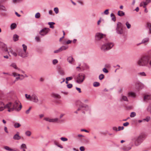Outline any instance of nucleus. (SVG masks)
I'll return each mask as SVG.
<instances>
[{
    "mask_svg": "<svg viewBox=\"0 0 151 151\" xmlns=\"http://www.w3.org/2000/svg\"><path fill=\"white\" fill-rule=\"evenodd\" d=\"M150 60L149 56H143L139 58L137 61V65L140 66H147L149 64L151 66V60Z\"/></svg>",
    "mask_w": 151,
    "mask_h": 151,
    "instance_id": "f257e3e1",
    "label": "nucleus"
},
{
    "mask_svg": "<svg viewBox=\"0 0 151 151\" xmlns=\"http://www.w3.org/2000/svg\"><path fill=\"white\" fill-rule=\"evenodd\" d=\"M145 139V135L144 134H142L138 136L132 137L131 140L134 142V145L136 147H137L141 145Z\"/></svg>",
    "mask_w": 151,
    "mask_h": 151,
    "instance_id": "f03ea898",
    "label": "nucleus"
},
{
    "mask_svg": "<svg viewBox=\"0 0 151 151\" xmlns=\"http://www.w3.org/2000/svg\"><path fill=\"white\" fill-rule=\"evenodd\" d=\"M114 45L112 43H106L102 45L101 47L102 50L105 51L110 49Z\"/></svg>",
    "mask_w": 151,
    "mask_h": 151,
    "instance_id": "7ed1b4c3",
    "label": "nucleus"
},
{
    "mask_svg": "<svg viewBox=\"0 0 151 151\" xmlns=\"http://www.w3.org/2000/svg\"><path fill=\"white\" fill-rule=\"evenodd\" d=\"M116 30V33L118 34L121 35L123 34V26L120 22H119L117 23Z\"/></svg>",
    "mask_w": 151,
    "mask_h": 151,
    "instance_id": "20e7f679",
    "label": "nucleus"
},
{
    "mask_svg": "<svg viewBox=\"0 0 151 151\" xmlns=\"http://www.w3.org/2000/svg\"><path fill=\"white\" fill-rule=\"evenodd\" d=\"M85 78V75L83 74H79L77 77V80L76 81V82L79 84L81 83L83 81Z\"/></svg>",
    "mask_w": 151,
    "mask_h": 151,
    "instance_id": "39448f33",
    "label": "nucleus"
},
{
    "mask_svg": "<svg viewBox=\"0 0 151 151\" xmlns=\"http://www.w3.org/2000/svg\"><path fill=\"white\" fill-rule=\"evenodd\" d=\"M18 55L23 58H24L28 56V53L27 52L23 51L22 49H19L17 50Z\"/></svg>",
    "mask_w": 151,
    "mask_h": 151,
    "instance_id": "423d86ee",
    "label": "nucleus"
},
{
    "mask_svg": "<svg viewBox=\"0 0 151 151\" xmlns=\"http://www.w3.org/2000/svg\"><path fill=\"white\" fill-rule=\"evenodd\" d=\"M49 30V28H45L41 30L39 32V34L42 36H44L47 34Z\"/></svg>",
    "mask_w": 151,
    "mask_h": 151,
    "instance_id": "0eeeda50",
    "label": "nucleus"
},
{
    "mask_svg": "<svg viewBox=\"0 0 151 151\" xmlns=\"http://www.w3.org/2000/svg\"><path fill=\"white\" fill-rule=\"evenodd\" d=\"M30 101L36 103L38 102L39 100L37 96L35 94H33L31 95V99H30Z\"/></svg>",
    "mask_w": 151,
    "mask_h": 151,
    "instance_id": "6e6552de",
    "label": "nucleus"
},
{
    "mask_svg": "<svg viewBox=\"0 0 151 151\" xmlns=\"http://www.w3.org/2000/svg\"><path fill=\"white\" fill-rule=\"evenodd\" d=\"M104 35L102 33L99 32L97 33L95 35V39L96 40H99L104 37Z\"/></svg>",
    "mask_w": 151,
    "mask_h": 151,
    "instance_id": "1a4fd4ad",
    "label": "nucleus"
},
{
    "mask_svg": "<svg viewBox=\"0 0 151 151\" xmlns=\"http://www.w3.org/2000/svg\"><path fill=\"white\" fill-rule=\"evenodd\" d=\"M57 70L58 73L60 74L62 76H64L65 75L64 71L61 67L60 66H58L57 68Z\"/></svg>",
    "mask_w": 151,
    "mask_h": 151,
    "instance_id": "9d476101",
    "label": "nucleus"
},
{
    "mask_svg": "<svg viewBox=\"0 0 151 151\" xmlns=\"http://www.w3.org/2000/svg\"><path fill=\"white\" fill-rule=\"evenodd\" d=\"M0 47L2 48L4 51H8L7 47L4 43L0 42Z\"/></svg>",
    "mask_w": 151,
    "mask_h": 151,
    "instance_id": "9b49d317",
    "label": "nucleus"
},
{
    "mask_svg": "<svg viewBox=\"0 0 151 151\" xmlns=\"http://www.w3.org/2000/svg\"><path fill=\"white\" fill-rule=\"evenodd\" d=\"M19 132H17V133L14 135L13 137V139L15 140H19L20 139L21 137L19 135Z\"/></svg>",
    "mask_w": 151,
    "mask_h": 151,
    "instance_id": "f8f14e48",
    "label": "nucleus"
},
{
    "mask_svg": "<svg viewBox=\"0 0 151 151\" xmlns=\"http://www.w3.org/2000/svg\"><path fill=\"white\" fill-rule=\"evenodd\" d=\"M144 101L145 102L147 101V100H151V95H145L144 97ZM150 104L151 105V103Z\"/></svg>",
    "mask_w": 151,
    "mask_h": 151,
    "instance_id": "ddd939ff",
    "label": "nucleus"
},
{
    "mask_svg": "<svg viewBox=\"0 0 151 151\" xmlns=\"http://www.w3.org/2000/svg\"><path fill=\"white\" fill-rule=\"evenodd\" d=\"M133 145H132L131 146H124L122 148V149L123 150V151H128L130 150H131L132 148V147L133 146Z\"/></svg>",
    "mask_w": 151,
    "mask_h": 151,
    "instance_id": "4468645a",
    "label": "nucleus"
},
{
    "mask_svg": "<svg viewBox=\"0 0 151 151\" xmlns=\"http://www.w3.org/2000/svg\"><path fill=\"white\" fill-rule=\"evenodd\" d=\"M19 104V102L17 101H15L14 103L12 105V107L13 109L17 111V107L18 106V105Z\"/></svg>",
    "mask_w": 151,
    "mask_h": 151,
    "instance_id": "2eb2a0df",
    "label": "nucleus"
},
{
    "mask_svg": "<svg viewBox=\"0 0 151 151\" xmlns=\"http://www.w3.org/2000/svg\"><path fill=\"white\" fill-rule=\"evenodd\" d=\"M151 2V0H146L145 1L143 2V4H144L143 7L144 8H145L146 7V5Z\"/></svg>",
    "mask_w": 151,
    "mask_h": 151,
    "instance_id": "dca6fc26",
    "label": "nucleus"
},
{
    "mask_svg": "<svg viewBox=\"0 0 151 151\" xmlns=\"http://www.w3.org/2000/svg\"><path fill=\"white\" fill-rule=\"evenodd\" d=\"M146 27L149 29V33L151 34V23L149 22H147V23Z\"/></svg>",
    "mask_w": 151,
    "mask_h": 151,
    "instance_id": "f3484780",
    "label": "nucleus"
},
{
    "mask_svg": "<svg viewBox=\"0 0 151 151\" xmlns=\"http://www.w3.org/2000/svg\"><path fill=\"white\" fill-rule=\"evenodd\" d=\"M4 104L3 102L0 101V111H2L4 109Z\"/></svg>",
    "mask_w": 151,
    "mask_h": 151,
    "instance_id": "a211bd4d",
    "label": "nucleus"
},
{
    "mask_svg": "<svg viewBox=\"0 0 151 151\" xmlns=\"http://www.w3.org/2000/svg\"><path fill=\"white\" fill-rule=\"evenodd\" d=\"M12 106V103L10 102L8 104H6V105H4V109L5 108H10Z\"/></svg>",
    "mask_w": 151,
    "mask_h": 151,
    "instance_id": "6ab92c4d",
    "label": "nucleus"
},
{
    "mask_svg": "<svg viewBox=\"0 0 151 151\" xmlns=\"http://www.w3.org/2000/svg\"><path fill=\"white\" fill-rule=\"evenodd\" d=\"M10 66L12 67L13 68H14L15 69H17L18 70H20L19 68H18L16 64L15 63H13L11 64L10 65Z\"/></svg>",
    "mask_w": 151,
    "mask_h": 151,
    "instance_id": "aec40b11",
    "label": "nucleus"
},
{
    "mask_svg": "<svg viewBox=\"0 0 151 151\" xmlns=\"http://www.w3.org/2000/svg\"><path fill=\"white\" fill-rule=\"evenodd\" d=\"M117 14L120 17H122L125 15V13L122 11H119L118 12Z\"/></svg>",
    "mask_w": 151,
    "mask_h": 151,
    "instance_id": "412c9836",
    "label": "nucleus"
},
{
    "mask_svg": "<svg viewBox=\"0 0 151 151\" xmlns=\"http://www.w3.org/2000/svg\"><path fill=\"white\" fill-rule=\"evenodd\" d=\"M67 60L70 63H71L74 60L72 56H70L68 58Z\"/></svg>",
    "mask_w": 151,
    "mask_h": 151,
    "instance_id": "4be33fe9",
    "label": "nucleus"
},
{
    "mask_svg": "<svg viewBox=\"0 0 151 151\" xmlns=\"http://www.w3.org/2000/svg\"><path fill=\"white\" fill-rule=\"evenodd\" d=\"M20 148L21 150L22 149H27V148L26 144L23 143L21 145Z\"/></svg>",
    "mask_w": 151,
    "mask_h": 151,
    "instance_id": "5701e85b",
    "label": "nucleus"
},
{
    "mask_svg": "<svg viewBox=\"0 0 151 151\" xmlns=\"http://www.w3.org/2000/svg\"><path fill=\"white\" fill-rule=\"evenodd\" d=\"M19 36L17 35H14L13 37V39L14 41H16L18 40Z\"/></svg>",
    "mask_w": 151,
    "mask_h": 151,
    "instance_id": "b1692460",
    "label": "nucleus"
},
{
    "mask_svg": "<svg viewBox=\"0 0 151 151\" xmlns=\"http://www.w3.org/2000/svg\"><path fill=\"white\" fill-rule=\"evenodd\" d=\"M149 39L148 37L145 38L142 40V43H145L148 42L149 41Z\"/></svg>",
    "mask_w": 151,
    "mask_h": 151,
    "instance_id": "393cba45",
    "label": "nucleus"
},
{
    "mask_svg": "<svg viewBox=\"0 0 151 151\" xmlns=\"http://www.w3.org/2000/svg\"><path fill=\"white\" fill-rule=\"evenodd\" d=\"M0 10L6 11V9L4 6L0 5Z\"/></svg>",
    "mask_w": 151,
    "mask_h": 151,
    "instance_id": "a878e982",
    "label": "nucleus"
},
{
    "mask_svg": "<svg viewBox=\"0 0 151 151\" xmlns=\"http://www.w3.org/2000/svg\"><path fill=\"white\" fill-rule=\"evenodd\" d=\"M4 148L6 150H7L9 151H16L15 150L10 148H9V147L7 146H5Z\"/></svg>",
    "mask_w": 151,
    "mask_h": 151,
    "instance_id": "bb28decb",
    "label": "nucleus"
},
{
    "mask_svg": "<svg viewBox=\"0 0 151 151\" xmlns=\"http://www.w3.org/2000/svg\"><path fill=\"white\" fill-rule=\"evenodd\" d=\"M17 27V25L15 23H13L11 25V29H13Z\"/></svg>",
    "mask_w": 151,
    "mask_h": 151,
    "instance_id": "cd10ccee",
    "label": "nucleus"
},
{
    "mask_svg": "<svg viewBox=\"0 0 151 151\" xmlns=\"http://www.w3.org/2000/svg\"><path fill=\"white\" fill-rule=\"evenodd\" d=\"M68 48V46H63L61 47L60 48V49L61 51H62L64 50H66Z\"/></svg>",
    "mask_w": 151,
    "mask_h": 151,
    "instance_id": "c85d7f7f",
    "label": "nucleus"
},
{
    "mask_svg": "<svg viewBox=\"0 0 151 151\" xmlns=\"http://www.w3.org/2000/svg\"><path fill=\"white\" fill-rule=\"evenodd\" d=\"M59 120L58 118L51 119L50 120V122H57Z\"/></svg>",
    "mask_w": 151,
    "mask_h": 151,
    "instance_id": "c756f323",
    "label": "nucleus"
},
{
    "mask_svg": "<svg viewBox=\"0 0 151 151\" xmlns=\"http://www.w3.org/2000/svg\"><path fill=\"white\" fill-rule=\"evenodd\" d=\"M48 24L50 26V28H53L54 26L53 25L55 24V23L54 22H49L48 23Z\"/></svg>",
    "mask_w": 151,
    "mask_h": 151,
    "instance_id": "7c9ffc66",
    "label": "nucleus"
},
{
    "mask_svg": "<svg viewBox=\"0 0 151 151\" xmlns=\"http://www.w3.org/2000/svg\"><path fill=\"white\" fill-rule=\"evenodd\" d=\"M93 85L95 87H98L100 85V83L97 82H95L93 83Z\"/></svg>",
    "mask_w": 151,
    "mask_h": 151,
    "instance_id": "2f4dec72",
    "label": "nucleus"
},
{
    "mask_svg": "<svg viewBox=\"0 0 151 151\" xmlns=\"http://www.w3.org/2000/svg\"><path fill=\"white\" fill-rule=\"evenodd\" d=\"M21 126V125L20 124L17 122H16L14 125V127L15 128H18Z\"/></svg>",
    "mask_w": 151,
    "mask_h": 151,
    "instance_id": "473e14b6",
    "label": "nucleus"
},
{
    "mask_svg": "<svg viewBox=\"0 0 151 151\" xmlns=\"http://www.w3.org/2000/svg\"><path fill=\"white\" fill-rule=\"evenodd\" d=\"M52 96L55 98H60V96L58 94L53 93L52 94Z\"/></svg>",
    "mask_w": 151,
    "mask_h": 151,
    "instance_id": "72a5a7b5",
    "label": "nucleus"
},
{
    "mask_svg": "<svg viewBox=\"0 0 151 151\" xmlns=\"http://www.w3.org/2000/svg\"><path fill=\"white\" fill-rule=\"evenodd\" d=\"M31 134V132L29 131H27L25 132V134L28 137L30 136Z\"/></svg>",
    "mask_w": 151,
    "mask_h": 151,
    "instance_id": "f704fd0d",
    "label": "nucleus"
},
{
    "mask_svg": "<svg viewBox=\"0 0 151 151\" xmlns=\"http://www.w3.org/2000/svg\"><path fill=\"white\" fill-rule=\"evenodd\" d=\"M123 100L124 101H128L127 97L124 96H122L121 97V100Z\"/></svg>",
    "mask_w": 151,
    "mask_h": 151,
    "instance_id": "c9c22d12",
    "label": "nucleus"
},
{
    "mask_svg": "<svg viewBox=\"0 0 151 151\" xmlns=\"http://www.w3.org/2000/svg\"><path fill=\"white\" fill-rule=\"evenodd\" d=\"M136 115V114L135 112H133L131 113L130 114V117L131 118L134 117Z\"/></svg>",
    "mask_w": 151,
    "mask_h": 151,
    "instance_id": "e433bc0d",
    "label": "nucleus"
},
{
    "mask_svg": "<svg viewBox=\"0 0 151 151\" xmlns=\"http://www.w3.org/2000/svg\"><path fill=\"white\" fill-rule=\"evenodd\" d=\"M40 17V14L39 12H37L36 14L35 17L37 19L39 18Z\"/></svg>",
    "mask_w": 151,
    "mask_h": 151,
    "instance_id": "4c0bfd02",
    "label": "nucleus"
},
{
    "mask_svg": "<svg viewBox=\"0 0 151 151\" xmlns=\"http://www.w3.org/2000/svg\"><path fill=\"white\" fill-rule=\"evenodd\" d=\"M25 96L27 99H29L30 101V99H31V95H28L26 94H25Z\"/></svg>",
    "mask_w": 151,
    "mask_h": 151,
    "instance_id": "58836bf2",
    "label": "nucleus"
},
{
    "mask_svg": "<svg viewBox=\"0 0 151 151\" xmlns=\"http://www.w3.org/2000/svg\"><path fill=\"white\" fill-rule=\"evenodd\" d=\"M147 110L151 114V105L150 104L147 108Z\"/></svg>",
    "mask_w": 151,
    "mask_h": 151,
    "instance_id": "ea45409f",
    "label": "nucleus"
},
{
    "mask_svg": "<svg viewBox=\"0 0 151 151\" xmlns=\"http://www.w3.org/2000/svg\"><path fill=\"white\" fill-rule=\"evenodd\" d=\"M126 25L128 29H129L130 28L131 25L130 24H129L128 22H127L126 23Z\"/></svg>",
    "mask_w": 151,
    "mask_h": 151,
    "instance_id": "a19ab883",
    "label": "nucleus"
},
{
    "mask_svg": "<svg viewBox=\"0 0 151 151\" xmlns=\"http://www.w3.org/2000/svg\"><path fill=\"white\" fill-rule=\"evenodd\" d=\"M22 47H23V51L24 52H26V50H27V46L26 45L24 44H23L22 45Z\"/></svg>",
    "mask_w": 151,
    "mask_h": 151,
    "instance_id": "79ce46f5",
    "label": "nucleus"
},
{
    "mask_svg": "<svg viewBox=\"0 0 151 151\" xmlns=\"http://www.w3.org/2000/svg\"><path fill=\"white\" fill-rule=\"evenodd\" d=\"M88 106L87 105H84L82 104L80 105V108H83V107L86 108L88 107Z\"/></svg>",
    "mask_w": 151,
    "mask_h": 151,
    "instance_id": "37998d69",
    "label": "nucleus"
},
{
    "mask_svg": "<svg viewBox=\"0 0 151 151\" xmlns=\"http://www.w3.org/2000/svg\"><path fill=\"white\" fill-rule=\"evenodd\" d=\"M104 75L103 74H100L99 76V78L100 80H101L104 78Z\"/></svg>",
    "mask_w": 151,
    "mask_h": 151,
    "instance_id": "c03bdc74",
    "label": "nucleus"
},
{
    "mask_svg": "<svg viewBox=\"0 0 151 151\" xmlns=\"http://www.w3.org/2000/svg\"><path fill=\"white\" fill-rule=\"evenodd\" d=\"M128 95L129 96H131L132 97H134L135 96V94L132 92H129L128 93Z\"/></svg>",
    "mask_w": 151,
    "mask_h": 151,
    "instance_id": "a18cd8bd",
    "label": "nucleus"
},
{
    "mask_svg": "<svg viewBox=\"0 0 151 151\" xmlns=\"http://www.w3.org/2000/svg\"><path fill=\"white\" fill-rule=\"evenodd\" d=\"M54 10L55 13L56 14H58L59 12V9L57 7L55 8Z\"/></svg>",
    "mask_w": 151,
    "mask_h": 151,
    "instance_id": "49530a36",
    "label": "nucleus"
},
{
    "mask_svg": "<svg viewBox=\"0 0 151 151\" xmlns=\"http://www.w3.org/2000/svg\"><path fill=\"white\" fill-rule=\"evenodd\" d=\"M150 118L149 116H147L145 119H143V120L146 121L147 122H148L150 119Z\"/></svg>",
    "mask_w": 151,
    "mask_h": 151,
    "instance_id": "de8ad7c7",
    "label": "nucleus"
},
{
    "mask_svg": "<svg viewBox=\"0 0 151 151\" xmlns=\"http://www.w3.org/2000/svg\"><path fill=\"white\" fill-rule=\"evenodd\" d=\"M60 139L62 141L64 142L67 141L68 140L67 138L64 137H61Z\"/></svg>",
    "mask_w": 151,
    "mask_h": 151,
    "instance_id": "09e8293b",
    "label": "nucleus"
},
{
    "mask_svg": "<svg viewBox=\"0 0 151 151\" xmlns=\"http://www.w3.org/2000/svg\"><path fill=\"white\" fill-rule=\"evenodd\" d=\"M31 108H32L31 107H30L27 110H26L25 111V113L26 114H28L29 113V111H30V110H31Z\"/></svg>",
    "mask_w": 151,
    "mask_h": 151,
    "instance_id": "8fccbe9b",
    "label": "nucleus"
},
{
    "mask_svg": "<svg viewBox=\"0 0 151 151\" xmlns=\"http://www.w3.org/2000/svg\"><path fill=\"white\" fill-rule=\"evenodd\" d=\"M67 86L68 88H70L72 87L73 85L72 84L69 83V84H68L67 85Z\"/></svg>",
    "mask_w": 151,
    "mask_h": 151,
    "instance_id": "3c124183",
    "label": "nucleus"
},
{
    "mask_svg": "<svg viewBox=\"0 0 151 151\" xmlns=\"http://www.w3.org/2000/svg\"><path fill=\"white\" fill-rule=\"evenodd\" d=\"M58 62V60L56 59L53 60L52 61V63L54 65H55Z\"/></svg>",
    "mask_w": 151,
    "mask_h": 151,
    "instance_id": "603ef678",
    "label": "nucleus"
},
{
    "mask_svg": "<svg viewBox=\"0 0 151 151\" xmlns=\"http://www.w3.org/2000/svg\"><path fill=\"white\" fill-rule=\"evenodd\" d=\"M44 120L47 121H48L49 122H50V120H51V119H50L48 117H45L44 119Z\"/></svg>",
    "mask_w": 151,
    "mask_h": 151,
    "instance_id": "864d4df0",
    "label": "nucleus"
},
{
    "mask_svg": "<svg viewBox=\"0 0 151 151\" xmlns=\"http://www.w3.org/2000/svg\"><path fill=\"white\" fill-rule=\"evenodd\" d=\"M61 51H60V48H59V49H58V50H55L54 51V52L55 53H59V52H61Z\"/></svg>",
    "mask_w": 151,
    "mask_h": 151,
    "instance_id": "5fc2aeb1",
    "label": "nucleus"
},
{
    "mask_svg": "<svg viewBox=\"0 0 151 151\" xmlns=\"http://www.w3.org/2000/svg\"><path fill=\"white\" fill-rule=\"evenodd\" d=\"M11 52L14 56L15 57L17 56V54L15 52H14L13 51H11Z\"/></svg>",
    "mask_w": 151,
    "mask_h": 151,
    "instance_id": "6e6d98bb",
    "label": "nucleus"
},
{
    "mask_svg": "<svg viewBox=\"0 0 151 151\" xmlns=\"http://www.w3.org/2000/svg\"><path fill=\"white\" fill-rule=\"evenodd\" d=\"M22 0H13V1L14 3H19Z\"/></svg>",
    "mask_w": 151,
    "mask_h": 151,
    "instance_id": "4d7b16f0",
    "label": "nucleus"
},
{
    "mask_svg": "<svg viewBox=\"0 0 151 151\" xmlns=\"http://www.w3.org/2000/svg\"><path fill=\"white\" fill-rule=\"evenodd\" d=\"M103 71L106 73H108V70L105 68H104L103 69Z\"/></svg>",
    "mask_w": 151,
    "mask_h": 151,
    "instance_id": "13d9d810",
    "label": "nucleus"
},
{
    "mask_svg": "<svg viewBox=\"0 0 151 151\" xmlns=\"http://www.w3.org/2000/svg\"><path fill=\"white\" fill-rule=\"evenodd\" d=\"M109 10L108 9H107L104 12V14H106V15L108 14L109 13Z\"/></svg>",
    "mask_w": 151,
    "mask_h": 151,
    "instance_id": "bf43d9fd",
    "label": "nucleus"
},
{
    "mask_svg": "<svg viewBox=\"0 0 151 151\" xmlns=\"http://www.w3.org/2000/svg\"><path fill=\"white\" fill-rule=\"evenodd\" d=\"M139 74L142 76H146V74L144 72H140L139 73Z\"/></svg>",
    "mask_w": 151,
    "mask_h": 151,
    "instance_id": "052dcab7",
    "label": "nucleus"
},
{
    "mask_svg": "<svg viewBox=\"0 0 151 151\" xmlns=\"http://www.w3.org/2000/svg\"><path fill=\"white\" fill-rule=\"evenodd\" d=\"M80 150L81 151H84L85 150V148L83 146H81L80 148Z\"/></svg>",
    "mask_w": 151,
    "mask_h": 151,
    "instance_id": "680f3d73",
    "label": "nucleus"
},
{
    "mask_svg": "<svg viewBox=\"0 0 151 151\" xmlns=\"http://www.w3.org/2000/svg\"><path fill=\"white\" fill-rule=\"evenodd\" d=\"M129 124V123L128 122H126L125 123H124L123 124V125L124 127H126L128 126Z\"/></svg>",
    "mask_w": 151,
    "mask_h": 151,
    "instance_id": "e2e57ef3",
    "label": "nucleus"
},
{
    "mask_svg": "<svg viewBox=\"0 0 151 151\" xmlns=\"http://www.w3.org/2000/svg\"><path fill=\"white\" fill-rule=\"evenodd\" d=\"M124 129V127L123 126L122 127H120V126H119L118 127V131H120L121 130H123Z\"/></svg>",
    "mask_w": 151,
    "mask_h": 151,
    "instance_id": "0e129e2a",
    "label": "nucleus"
},
{
    "mask_svg": "<svg viewBox=\"0 0 151 151\" xmlns=\"http://www.w3.org/2000/svg\"><path fill=\"white\" fill-rule=\"evenodd\" d=\"M14 110L12 108H8V111L9 112L13 111Z\"/></svg>",
    "mask_w": 151,
    "mask_h": 151,
    "instance_id": "69168bd1",
    "label": "nucleus"
},
{
    "mask_svg": "<svg viewBox=\"0 0 151 151\" xmlns=\"http://www.w3.org/2000/svg\"><path fill=\"white\" fill-rule=\"evenodd\" d=\"M76 89L78 91V92L79 93H81V88H78V87H76Z\"/></svg>",
    "mask_w": 151,
    "mask_h": 151,
    "instance_id": "338daca9",
    "label": "nucleus"
},
{
    "mask_svg": "<svg viewBox=\"0 0 151 151\" xmlns=\"http://www.w3.org/2000/svg\"><path fill=\"white\" fill-rule=\"evenodd\" d=\"M35 39L36 41H40V38L38 37H35Z\"/></svg>",
    "mask_w": 151,
    "mask_h": 151,
    "instance_id": "774afa93",
    "label": "nucleus"
}]
</instances>
